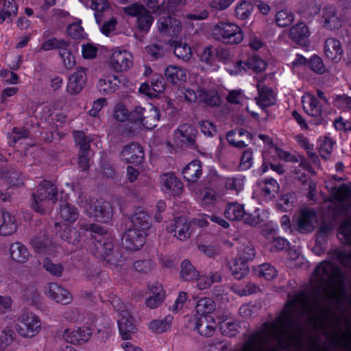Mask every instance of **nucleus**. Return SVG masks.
<instances>
[{
    "label": "nucleus",
    "mask_w": 351,
    "mask_h": 351,
    "mask_svg": "<svg viewBox=\"0 0 351 351\" xmlns=\"http://www.w3.org/2000/svg\"><path fill=\"white\" fill-rule=\"evenodd\" d=\"M213 38L226 45H238L244 38L240 26L229 21H219L215 24L211 29Z\"/></svg>",
    "instance_id": "f257e3e1"
},
{
    "label": "nucleus",
    "mask_w": 351,
    "mask_h": 351,
    "mask_svg": "<svg viewBox=\"0 0 351 351\" xmlns=\"http://www.w3.org/2000/svg\"><path fill=\"white\" fill-rule=\"evenodd\" d=\"M110 302L117 313V324L120 335L123 340L132 339L136 332V327L133 324L132 317L128 306L114 295L110 296Z\"/></svg>",
    "instance_id": "f03ea898"
},
{
    "label": "nucleus",
    "mask_w": 351,
    "mask_h": 351,
    "mask_svg": "<svg viewBox=\"0 0 351 351\" xmlns=\"http://www.w3.org/2000/svg\"><path fill=\"white\" fill-rule=\"evenodd\" d=\"M57 195L58 191L55 185L47 181L43 182L33 195V209L40 213H47L56 202Z\"/></svg>",
    "instance_id": "7ed1b4c3"
},
{
    "label": "nucleus",
    "mask_w": 351,
    "mask_h": 351,
    "mask_svg": "<svg viewBox=\"0 0 351 351\" xmlns=\"http://www.w3.org/2000/svg\"><path fill=\"white\" fill-rule=\"evenodd\" d=\"M159 119V110L152 104L137 106L132 110V122L147 130L155 128Z\"/></svg>",
    "instance_id": "20e7f679"
},
{
    "label": "nucleus",
    "mask_w": 351,
    "mask_h": 351,
    "mask_svg": "<svg viewBox=\"0 0 351 351\" xmlns=\"http://www.w3.org/2000/svg\"><path fill=\"white\" fill-rule=\"evenodd\" d=\"M228 52L214 46H206L199 55V66L202 71L210 73L217 71L219 69V62L224 61V56Z\"/></svg>",
    "instance_id": "39448f33"
},
{
    "label": "nucleus",
    "mask_w": 351,
    "mask_h": 351,
    "mask_svg": "<svg viewBox=\"0 0 351 351\" xmlns=\"http://www.w3.org/2000/svg\"><path fill=\"white\" fill-rule=\"evenodd\" d=\"M40 317L32 312L24 311L18 318L16 330L24 337L31 338L36 336L41 330Z\"/></svg>",
    "instance_id": "423d86ee"
},
{
    "label": "nucleus",
    "mask_w": 351,
    "mask_h": 351,
    "mask_svg": "<svg viewBox=\"0 0 351 351\" xmlns=\"http://www.w3.org/2000/svg\"><path fill=\"white\" fill-rule=\"evenodd\" d=\"M259 211L257 210L254 214H250L245 210L244 204L232 202L227 204L224 215L229 220H242L245 223L255 226L261 221Z\"/></svg>",
    "instance_id": "0eeeda50"
},
{
    "label": "nucleus",
    "mask_w": 351,
    "mask_h": 351,
    "mask_svg": "<svg viewBox=\"0 0 351 351\" xmlns=\"http://www.w3.org/2000/svg\"><path fill=\"white\" fill-rule=\"evenodd\" d=\"M95 254L102 258L114 267H123L125 265V260L121 259V255L113 251V243L110 240L97 241L95 243Z\"/></svg>",
    "instance_id": "6e6552de"
},
{
    "label": "nucleus",
    "mask_w": 351,
    "mask_h": 351,
    "mask_svg": "<svg viewBox=\"0 0 351 351\" xmlns=\"http://www.w3.org/2000/svg\"><path fill=\"white\" fill-rule=\"evenodd\" d=\"M317 222L315 211L310 208H304L294 215L293 223L300 233H308L314 230Z\"/></svg>",
    "instance_id": "1a4fd4ad"
},
{
    "label": "nucleus",
    "mask_w": 351,
    "mask_h": 351,
    "mask_svg": "<svg viewBox=\"0 0 351 351\" xmlns=\"http://www.w3.org/2000/svg\"><path fill=\"white\" fill-rule=\"evenodd\" d=\"M304 112L315 119V124H322L325 122L326 112L324 110V104L314 95L305 94L302 99Z\"/></svg>",
    "instance_id": "9d476101"
},
{
    "label": "nucleus",
    "mask_w": 351,
    "mask_h": 351,
    "mask_svg": "<svg viewBox=\"0 0 351 351\" xmlns=\"http://www.w3.org/2000/svg\"><path fill=\"white\" fill-rule=\"evenodd\" d=\"M108 63L116 72H126L133 65V56L127 50L116 49L110 53Z\"/></svg>",
    "instance_id": "9b49d317"
},
{
    "label": "nucleus",
    "mask_w": 351,
    "mask_h": 351,
    "mask_svg": "<svg viewBox=\"0 0 351 351\" xmlns=\"http://www.w3.org/2000/svg\"><path fill=\"white\" fill-rule=\"evenodd\" d=\"M86 213L90 218L101 223L108 222L112 217L110 203L101 199L90 202L86 208Z\"/></svg>",
    "instance_id": "f8f14e48"
},
{
    "label": "nucleus",
    "mask_w": 351,
    "mask_h": 351,
    "mask_svg": "<svg viewBox=\"0 0 351 351\" xmlns=\"http://www.w3.org/2000/svg\"><path fill=\"white\" fill-rule=\"evenodd\" d=\"M160 189L167 195L179 196L183 191V184L173 173H165L160 176Z\"/></svg>",
    "instance_id": "ddd939ff"
},
{
    "label": "nucleus",
    "mask_w": 351,
    "mask_h": 351,
    "mask_svg": "<svg viewBox=\"0 0 351 351\" xmlns=\"http://www.w3.org/2000/svg\"><path fill=\"white\" fill-rule=\"evenodd\" d=\"M194 82L197 86L199 102L211 107L217 106L220 104L221 99L218 92L215 89H208L206 86V82L201 76L195 75Z\"/></svg>",
    "instance_id": "4468645a"
},
{
    "label": "nucleus",
    "mask_w": 351,
    "mask_h": 351,
    "mask_svg": "<svg viewBox=\"0 0 351 351\" xmlns=\"http://www.w3.org/2000/svg\"><path fill=\"white\" fill-rule=\"evenodd\" d=\"M45 294L50 300L56 302L67 305L73 301L71 293L62 286L55 283H48L44 289Z\"/></svg>",
    "instance_id": "2eb2a0df"
},
{
    "label": "nucleus",
    "mask_w": 351,
    "mask_h": 351,
    "mask_svg": "<svg viewBox=\"0 0 351 351\" xmlns=\"http://www.w3.org/2000/svg\"><path fill=\"white\" fill-rule=\"evenodd\" d=\"M157 27L162 36L169 37H178L182 29L181 22L170 16L160 17Z\"/></svg>",
    "instance_id": "dca6fc26"
},
{
    "label": "nucleus",
    "mask_w": 351,
    "mask_h": 351,
    "mask_svg": "<svg viewBox=\"0 0 351 351\" xmlns=\"http://www.w3.org/2000/svg\"><path fill=\"white\" fill-rule=\"evenodd\" d=\"M146 236L147 232L130 227L123 237V245L128 250H137L144 245Z\"/></svg>",
    "instance_id": "f3484780"
},
{
    "label": "nucleus",
    "mask_w": 351,
    "mask_h": 351,
    "mask_svg": "<svg viewBox=\"0 0 351 351\" xmlns=\"http://www.w3.org/2000/svg\"><path fill=\"white\" fill-rule=\"evenodd\" d=\"M167 230L180 241L189 239L193 232L191 223L184 217L173 219L170 226L167 227Z\"/></svg>",
    "instance_id": "a211bd4d"
},
{
    "label": "nucleus",
    "mask_w": 351,
    "mask_h": 351,
    "mask_svg": "<svg viewBox=\"0 0 351 351\" xmlns=\"http://www.w3.org/2000/svg\"><path fill=\"white\" fill-rule=\"evenodd\" d=\"M223 195L217 189L205 187L196 192V199L202 207L209 209L213 208Z\"/></svg>",
    "instance_id": "6ab92c4d"
},
{
    "label": "nucleus",
    "mask_w": 351,
    "mask_h": 351,
    "mask_svg": "<svg viewBox=\"0 0 351 351\" xmlns=\"http://www.w3.org/2000/svg\"><path fill=\"white\" fill-rule=\"evenodd\" d=\"M93 333L90 327L83 326L76 329H66L63 332L64 340L72 344H82L87 342Z\"/></svg>",
    "instance_id": "aec40b11"
},
{
    "label": "nucleus",
    "mask_w": 351,
    "mask_h": 351,
    "mask_svg": "<svg viewBox=\"0 0 351 351\" xmlns=\"http://www.w3.org/2000/svg\"><path fill=\"white\" fill-rule=\"evenodd\" d=\"M121 156L123 161L138 165L143 161V150L139 144L132 143L124 147Z\"/></svg>",
    "instance_id": "412c9836"
},
{
    "label": "nucleus",
    "mask_w": 351,
    "mask_h": 351,
    "mask_svg": "<svg viewBox=\"0 0 351 351\" xmlns=\"http://www.w3.org/2000/svg\"><path fill=\"white\" fill-rule=\"evenodd\" d=\"M197 130L192 125H180L174 132L176 140L182 145L193 146L195 143Z\"/></svg>",
    "instance_id": "4be33fe9"
},
{
    "label": "nucleus",
    "mask_w": 351,
    "mask_h": 351,
    "mask_svg": "<svg viewBox=\"0 0 351 351\" xmlns=\"http://www.w3.org/2000/svg\"><path fill=\"white\" fill-rule=\"evenodd\" d=\"M258 195L265 200L269 201L275 198L280 190L278 182L273 179H264L257 182Z\"/></svg>",
    "instance_id": "5701e85b"
},
{
    "label": "nucleus",
    "mask_w": 351,
    "mask_h": 351,
    "mask_svg": "<svg viewBox=\"0 0 351 351\" xmlns=\"http://www.w3.org/2000/svg\"><path fill=\"white\" fill-rule=\"evenodd\" d=\"M195 329L200 335L210 337L214 334L217 324L213 316L195 317Z\"/></svg>",
    "instance_id": "b1692460"
},
{
    "label": "nucleus",
    "mask_w": 351,
    "mask_h": 351,
    "mask_svg": "<svg viewBox=\"0 0 351 351\" xmlns=\"http://www.w3.org/2000/svg\"><path fill=\"white\" fill-rule=\"evenodd\" d=\"M258 96L256 98V104L262 109L276 104V98L274 91L269 87L258 82L257 84Z\"/></svg>",
    "instance_id": "393cba45"
},
{
    "label": "nucleus",
    "mask_w": 351,
    "mask_h": 351,
    "mask_svg": "<svg viewBox=\"0 0 351 351\" xmlns=\"http://www.w3.org/2000/svg\"><path fill=\"white\" fill-rule=\"evenodd\" d=\"M178 1L180 0H145L147 6L152 12L158 14L173 12Z\"/></svg>",
    "instance_id": "a878e982"
},
{
    "label": "nucleus",
    "mask_w": 351,
    "mask_h": 351,
    "mask_svg": "<svg viewBox=\"0 0 351 351\" xmlns=\"http://www.w3.org/2000/svg\"><path fill=\"white\" fill-rule=\"evenodd\" d=\"M62 221L60 224H74L79 217V211L77 208L66 202H61L58 212Z\"/></svg>",
    "instance_id": "bb28decb"
},
{
    "label": "nucleus",
    "mask_w": 351,
    "mask_h": 351,
    "mask_svg": "<svg viewBox=\"0 0 351 351\" xmlns=\"http://www.w3.org/2000/svg\"><path fill=\"white\" fill-rule=\"evenodd\" d=\"M60 227L58 233L60 237L69 243L75 245L80 241V234L73 224L56 223V227Z\"/></svg>",
    "instance_id": "cd10ccee"
},
{
    "label": "nucleus",
    "mask_w": 351,
    "mask_h": 351,
    "mask_svg": "<svg viewBox=\"0 0 351 351\" xmlns=\"http://www.w3.org/2000/svg\"><path fill=\"white\" fill-rule=\"evenodd\" d=\"M86 82V73L83 70H78L70 75L66 86V90L71 95L78 94L84 88Z\"/></svg>",
    "instance_id": "c85d7f7f"
},
{
    "label": "nucleus",
    "mask_w": 351,
    "mask_h": 351,
    "mask_svg": "<svg viewBox=\"0 0 351 351\" xmlns=\"http://www.w3.org/2000/svg\"><path fill=\"white\" fill-rule=\"evenodd\" d=\"M132 225L130 227L138 228L141 231L145 232L151 226V219L149 215L141 208L136 209L131 218Z\"/></svg>",
    "instance_id": "c756f323"
},
{
    "label": "nucleus",
    "mask_w": 351,
    "mask_h": 351,
    "mask_svg": "<svg viewBox=\"0 0 351 351\" xmlns=\"http://www.w3.org/2000/svg\"><path fill=\"white\" fill-rule=\"evenodd\" d=\"M9 253L11 259L19 263H26L30 256L29 252L26 246L19 241L10 245Z\"/></svg>",
    "instance_id": "7c9ffc66"
},
{
    "label": "nucleus",
    "mask_w": 351,
    "mask_h": 351,
    "mask_svg": "<svg viewBox=\"0 0 351 351\" xmlns=\"http://www.w3.org/2000/svg\"><path fill=\"white\" fill-rule=\"evenodd\" d=\"M202 163L198 160L191 161L182 169L183 177L189 182H197L202 176Z\"/></svg>",
    "instance_id": "2f4dec72"
},
{
    "label": "nucleus",
    "mask_w": 351,
    "mask_h": 351,
    "mask_svg": "<svg viewBox=\"0 0 351 351\" xmlns=\"http://www.w3.org/2000/svg\"><path fill=\"white\" fill-rule=\"evenodd\" d=\"M17 230L15 217L10 213L2 212L0 219V235L6 237L14 234Z\"/></svg>",
    "instance_id": "473e14b6"
},
{
    "label": "nucleus",
    "mask_w": 351,
    "mask_h": 351,
    "mask_svg": "<svg viewBox=\"0 0 351 351\" xmlns=\"http://www.w3.org/2000/svg\"><path fill=\"white\" fill-rule=\"evenodd\" d=\"M226 137L228 142L232 146L243 148L247 145L245 139H250L251 134L250 132L241 129L228 132Z\"/></svg>",
    "instance_id": "72a5a7b5"
},
{
    "label": "nucleus",
    "mask_w": 351,
    "mask_h": 351,
    "mask_svg": "<svg viewBox=\"0 0 351 351\" xmlns=\"http://www.w3.org/2000/svg\"><path fill=\"white\" fill-rule=\"evenodd\" d=\"M329 235L328 223L324 221L319 228L316 244L313 250L315 254L321 255L326 248V244Z\"/></svg>",
    "instance_id": "f704fd0d"
},
{
    "label": "nucleus",
    "mask_w": 351,
    "mask_h": 351,
    "mask_svg": "<svg viewBox=\"0 0 351 351\" xmlns=\"http://www.w3.org/2000/svg\"><path fill=\"white\" fill-rule=\"evenodd\" d=\"M120 80L114 75H109L101 78L97 83L100 93L108 94L114 92L119 86Z\"/></svg>",
    "instance_id": "c9c22d12"
},
{
    "label": "nucleus",
    "mask_w": 351,
    "mask_h": 351,
    "mask_svg": "<svg viewBox=\"0 0 351 351\" xmlns=\"http://www.w3.org/2000/svg\"><path fill=\"white\" fill-rule=\"evenodd\" d=\"M31 245L38 253L52 255L56 252V246L45 237H39L33 239L31 241Z\"/></svg>",
    "instance_id": "e433bc0d"
},
{
    "label": "nucleus",
    "mask_w": 351,
    "mask_h": 351,
    "mask_svg": "<svg viewBox=\"0 0 351 351\" xmlns=\"http://www.w3.org/2000/svg\"><path fill=\"white\" fill-rule=\"evenodd\" d=\"M215 310V303L210 298L199 299L195 305V317L212 316L210 314Z\"/></svg>",
    "instance_id": "4c0bfd02"
},
{
    "label": "nucleus",
    "mask_w": 351,
    "mask_h": 351,
    "mask_svg": "<svg viewBox=\"0 0 351 351\" xmlns=\"http://www.w3.org/2000/svg\"><path fill=\"white\" fill-rule=\"evenodd\" d=\"M165 75L167 80L173 84H178L186 79V70L180 66L169 65L165 69Z\"/></svg>",
    "instance_id": "58836bf2"
},
{
    "label": "nucleus",
    "mask_w": 351,
    "mask_h": 351,
    "mask_svg": "<svg viewBox=\"0 0 351 351\" xmlns=\"http://www.w3.org/2000/svg\"><path fill=\"white\" fill-rule=\"evenodd\" d=\"M17 14V6L14 0H5L0 10V24L7 22L12 23Z\"/></svg>",
    "instance_id": "ea45409f"
},
{
    "label": "nucleus",
    "mask_w": 351,
    "mask_h": 351,
    "mask_svg": "<svg viewBox=\"0 0 351 351\" xmlns=\"http://www.w3.org/2000/svg\"><path fill=\"white\" fill-rule=\"evenodd\" d=\"M170 46L173 47L174 54L177 58L184 61L189 60L192 56L191 47L186 43H179L175 40H169Z\"/></svg>",
    "instance_id": "a19ab883"
},
{
    "label": "nucleus",
    "mask_w": 351,
    "mask_h": 351,
    "mask_svg": "<svg viewBox=\"0 0 351 351\" xmlns=\"http://www.w3.org/2000/svg\"><path fill=\"white\" fill-rule=\"evenodd\" d=\"M309 34L308 28L303 22H299L289 29L291 38L296 43H299L302 40L307 38Z\"/></svg>",
    "instance_id": "79ce46f5"
},
{
    "label": "nucleus",
    "mask_w": 351,
    "mask_h": 351,
    "mask_svg": "<svg viewBox=\"0 0 351 351\" xmlns=\"http://www.w3.org/2000/svg\"><path fill=\"white\" fill-rule=\"evenodd\" d=\"M228 266L232 274L237 279H241L248 273V267L246 263L237 258H234L228 263Z\"/></svg>",
    "instance_id": "37998d69"
},
{
    "label": "nucleus",
    "mask_w": 351,
    "mask_h": 351,
    "mask_svg": "<svg viewBox=\"0 0 351 351\" xmlns=\"http://www.w3.org/2000/svg\"><path fill=\"white\" fill-rule=\"evenodd\" d=\"M172 317L167 316L163 319H155L149 322V330L156 333H162L169 330L171 326Z\"/></svg>",
    "instance_id": "c03bdc74"
},
{
    "label": "nucleus",
    "mask_w": 351,
    "mask_h": 351,
    "mask_svg": "<svg viewBox=\"0 0 351 351\" xmlns=\"http://www.w3.org/2000/svg\"><path fill=\"white\" fill-rule=\"evenodd\" d=\"M180 276L184 280L192 281L199 276V272L190 261L184 260L181 263Z\"/></svg>",
    "instance_id": "a18cd8bd"
},
{
    "label": "nucleus",
    "mask_w": 351,
    "mask_h": 351,
    "mask_svg": "<svg viewBox=\"0 0 351 351\" xmlns=\"http://www.w3.org/2000/svg\"><path fill=\"white\" fill-rule=\"evenodd\" d=\"M245 177L241 175H237L228 177L225 179V188L227 190L234 191L237 193L244 189Z\"/></svg>",
    "instance_id": "49530a36"
},
{
    "label": "nucleus",
    "mask_w": 351,
    "mask_h": 351,
    "mask_svg": "<svg viewBox=\"0 0 351 351\" xmlns=\"http://www.w3.org/2000/svg\"><path fill=\"white\" fill-rule=\"evenodd\" d=\"M253 6L251 3L246 0L240 1L235 6L234 12L236 16L241 20L247 19L252 14Z\"/></svg>",
    "instance_id": "de8ad7c7"
},
{
    "label": "nucleus",
    "mask_w": 351,
    "mask_h": 351,
    "mask_svg": "<svg viewBox=\"0 0 351 351\" xmlns=\"http://www.w3.org/2000/svg\"><path fill=\"white\" fill-rule=\"evenodd\" d=\"M113 117L119 122L127 121L132 122V111H129L125 104L119 103L114 107Z\"/></svg>",
    "instance_id": "09e8293b"
},
{
    "label": "nucleus",
    "mask_w": 351,
    "mask_h": 351,
    "mask_svg": "<svg viewBox=\"0 0 351 351\" xmlns=\"http://www.w3.org/2000/svg\"><path fill=\"white\" fill-rule=\"evenodd\" d=\"M219 328L223 335L234 336L238 330L239 324L232 318H226L220 321Z\"/></svg>",
    "instance_id": "8fccbe9b"
},
{
    "label": "nucleus",
    "mask_w": 351,
    "mask_h": 351,
    "mask_svg": "<svg viewBox=\"0 0 351 351\" xmlns=\"http://www.w3.org/2000/svg\"><path fill=\"white\" fill-rule=\"evenodd\" d=\"M275 21L278 26L287 27L294 21V14L287 10H282L276 13Z\"/></svg>",
    "instance_id": "3c124183"
},
{
    "label": "nucleus",
    "mask_w": 351,
    "mask_h": 351,
    "mask_svg": "<svg viewBox=\"0 0 351 351\" xmlns=\"http://www.w3.org/2000/svg\"><path fill=\"white\" fill-rule=\"evenodd\" d=\"M154 21V19L150 15L147 10L143 14H141L136 19V23L138 29L141 32H147Z\"/></svg>",
    "instance_id": "603ef678"
},
{
    "label": "nucleus",
    "mask_w": 351,
    "mask_h": 351,
    "mask_svg": "<svg viewBox=\"0 0 351 351\" xmlns=\"http://www.w3.org/2000/svg\"><path fill=\"white\" fill-rule=\"evenodd\" d=\"M73 137L75 143L80 147V152H88L90 148V142L92 140L89 136H86L83 132L75 131L73 133Z\"/></svg>",
    "instance_id": "864d4df0"
},
{
    "label": "nucleus",
    "mask_w": 351,
    "mask_h": 351,
    "mask_svg": "<svg viewBox=\"0 0 351 351\" xmlns=\"http://www.w3.org/2000/svg\"><path fill=\"white\" fill-rule=\"evenodd\" d=\"M73 137L75 143L80 147V152H88L90 148V142L92 140L89 136H86L83 132L75 131L73 133Z\"/></svg>",
    "instance_id": "5fc2aeb1"
},
{
    "label": "nucleus",
    "mask_w": 351,
    "mask_h": 351,
    "mask_svg": "<svg viewBox=\"0 0 351 351\" xmlns=\"http://www.w3.org/2000/svg\"><path fill=\"white\" fill-rule=\"evenodd\" d=\"M70 44L71 43L69 42H67L64 39L53 38L44 42L42 44L40 49L43 51H49L58 49L60 51L61 48L64 47V46H69Z\"/></svg>",
    "instance_id": "6e6d98bb"
},
{
    "label": "nucleus",
    "mask_w": 351,
    "mask_h": 351,
    "mask_svg": "<svg viewBox=\"0 0 351 351\" xmlns=\"http://www.w3.org/2000/svg\"><path fill=\"white\" fill-rule=\"evenodd\" d=\"M69 46H64L59 51V55L62 58V63L66 69H71L75 64L74 56L72 55Z\"/></svg>",
    "instance_id": "4d7b16f0"
},
{
    "label": "nucleus",
    "mask_w": 351,
    "mask_h": 351,
    "mask_svg": "<svg viewBox=\"0 0 351 351\" xmlns=\"http://www.w3.org/2000/svg\"><path fill=\"white\" fill-rule=\"evenodd\" d=\"M44 268L51 275L60 277L62 274L64 267L61 263H55L49 258L43 261Z\"/></svg>",
    "instance_id": "13d9d810"
},
{
    "label": "nucleus",
    "mask_w": 351,
    "mask_h": 351,
    "mask_svg": "<svg viewBox=\"0 0 351 351\" xmlns=\"http://www.w3.org/2000/svg\"><path fill=\"white\" fill-rule=\"evenodd\" d=\"M226 70L231 75H237L248 71L249 67H247V61L238 60L228 65Z\"/></svg>",
    "instance_id": "bf43d9fd"
},
{
    "label": "nucleus",
    "mask_w": 351,
    "mask_h": 351,
    "mask_svg": "<svg viewBox=\"0 0 351 351\" xmlns=\"http://www.w3.org/2000/svg\"><path fill=\"white\" fill-rule=\"evenodd\" d=\"M247 62L249 71L252 70L256 73L264 71L267 66V64L265 60L257 56H252L249 58Z\"/></svg>",
    "instance_id": "052dcab7"
},
{
    "label": "nucleus",
    "mask_w": 351,
    "mask_h": 351,
    "mask_svg": "<svg viewBox=\"0 0 351 351\" xmlns=\"http://www.w3.org/2000/svg\"><path fill=\"white\" fill-rule=\"evenodd\" d=\"M258 275L267 280L274 279L277 276L276 269L269 264H262L257 269Z\"/></svg>",
    "instance_id": "680f3d73"
},
{
    "label": "nucleus",
    "mask_w": 351,
    "mask_h": 351,
    "mask_svg": "<svg viewBox=\"0 0 351 351\" xmlns=\"http://www.w3.org/2000/svg\"><path fill=\"white\" fill-rule=\"evenodd\" d=\"M295 197L293 193L283 195L279 199L278 207L283 211L291 210L294 206Z\"/></svg>",
    "instance_id": "e2e57ef3"
},
{
    "label": "nucleus",
    "mask_w": 351,
    "mask_h": 351,
    "mask_svg": "<svg viewBox=\"0 0 351 351\" xmlns=\"http://www.w3.org/2000/svg\"><path fill=\"white\" fill-rule=\"evenodd\" d=\"M332 51L330 50V60L334 62H338L343 57V50L342 45L338 40H332L330 43Z\"/></svg>",
    "instance_id": "0e129e2a"
},
{
    "label": "nucleus",
    "mask_w": 351,
    "mask_h": 351,
    "mask_svg": "<svg viewBox=\"0 0 351 351\" xmlns=\"http://www.w3.org/2000/svg\"><path fill=\"white\" fill-rule=\"evenodd\" d=\"M255 252L251 245L242 246L238 252L236 258L246 263L247 261L254 258Z\"/></svg>",
    "instance_id": "69168bd1"
},
{
    "label": "nucleus",
    "mask_w": 351,
    "mask_h": 351,
    "mask_svg": "<svg viewBox=\"0 0 351 351\" xmlns=\"http://www.w3.org/2000/svg\"><path fill=\"white\" fill-rule=\"evenodd\" d=\"M226 99L231 104H243L246 101L247 97L243 91L239 89L230 90Z\"/></svg>",
    "instance_id": "338daca9"
},
{
    "label": "nucleus",
    "mask_w": 351,
    "mask_h": 351,
    "mask_svg": "<svg viewBox=\"0 0 351 351\" xmlns=\"http://www.w3.org/2000/svg\"><path fill=\"white\" fill-rule=\"evenodd\" d=\"M318 151L323 159L327 160L329 158V140L326 136L319 138Z\"/></svg>",
    "instance_id": "774afa93"
}]
</instances>
